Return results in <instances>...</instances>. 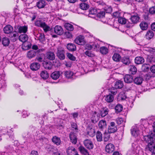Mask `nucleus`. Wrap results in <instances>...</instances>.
Segmentation results:
<instances>
[{
	"instance_id": "62",
	"label": "nucleus",
	"mask_w": 155,
	"mask_h": 155,
	"mask_svg": "<svg viewBox=\"0 0 155 155\" xmlns=\"http://www.w3.org/2000/svg\"><path fill=\"white\" fill-rule=\"evenodd\" d=\"M30 48V46L29 45H26L25 44H24L22 45V48L23 49L26 50Z\"/></svg>"
},
{
	"instance_id": "25",
	"label": "nucleus",
	"mask_w": 155,
	"mask_h": 155,
	"mask_svg": "<svg viewBox=\"0 0 155 155\" xmlns=\"http://www.w3.org/2000/svg\"><path fill=\"white\" fill-rule=\"evenodd\" d=\"M143 80V78L139 76L135 78L133 80V81L134 83L137 85H139L142 84Z\"/></svg>"
},
{
	"instance_id": "39",
	"label": "nucleus",
	"mask_w": 155,
	"mask_h": 155,
	"mask_svg": "<svg viewBox=\"0 0 155 155\" xmlns=\"http://www.w3.org/2000/svg\"><path fill=\"white\" fill-rule=\"evenodd\" d=\"M64 27L68 31H72L74 30L73 25L69 23H65L64 25Z\"/></svg>"
},
{
	"instance_id": "12",
	"label": "nucleus",
	"mask_w": 155,
	"mask_h": 155,
	"mask_svg": "<svg viewBox=\"0 0 155 155\" xmlns=\"http://www.w3.org/2000/svg\"><path fill=\"white\" fill-rule=\"evenodd\" d=\"M54 32L58 35H61L63 33V30L61 26L59 25L56 26L54 28Z\"/></svg>"
},
{
	"instance_id": "19",
	"label": "nucleus",
	"mask_w": 155,
	"mask_h": 155,
	"mask_svg": "<svg viewBox=\"0 0 155 155\" xmlns=\"http://www.w3.org/2000/svg\"><path fill=\"white\" fill-rule=\"evenodd\" d=\"M78 150L83 155H90L88 150L83 146L79 147Z\"/></svg>"
},
{
	"instance_id": "4",
	"label": "nucleus",
	"mask_w": 155,
	"mask_h": 155,
	"mask_svg": "<svg viewBox=\"0 0 155 155\" xmlns=\"http://www.w3.org/2000/svg\"><path fill=\"white\" fill-rule=\"evenodd\" d=\"M65 51L63 48L59 47L58 48L57 55L60 60H63L65 58Z\"/></svg>"
},
{
	"instance_id": "15",
	"label": "nucleus",
	"mask_w": 155,
	"mask_h": 155,
	"mask_svg": "<svg viewBox=\"0 0 155 155\" xmlns=\"http://www.w3.org/2000/svg\"><path fill=\"white\" fill-rule=\"evenodd\" d=\"M67 153L68 155H74L78 153L75 148L73 147H69L67 149Z\"/></svg>"
},
{
	"instance_id": "42",
	"label": "nucleus",
	"mask_w": 155,
	"mask_h": 155,
	"mask_svg": "<svg viewBox=\"0 0 155 155\" xmlns=\"http://www.w3.org/2000/svg\"><path fill=\"white\" fill-rule=\"evenodd\" d=\"M108 109L107 107H104L101 112V115L102 117H104L108 113Z\"/></svg>"
},
{
	"instance_id": "9",
	"label": "nucleus",
	"mask_w": 155,
	"mask_h": 155,
	"mask_svg": "<svg viewBox=\"0 0 155 155\" xmlns=\"http://www.w3.org/2000/svg\"><path fill=\"white\" fill-rule=\"evenodd\" d=\"M114 146L112 143H109L106 145L105 150L107 153H112L114 151Z\"/></svg>"
},
{
	"instance_id": "52",
	"label": "nucleus",
	"mask_w": 155,
	"mask_h": 155,
	"mask_svg": "<svg viewBox=\"0 0 155 155\" xmlns=\"http://www.w3.org/2000/svg\"><path fill=\"white\" fill-rule=\"evenodd\" d=\"M71 142L72 143L76 144L77 142V138L76 136H69Z\"/></svg>"
},
{
	"instance_id": "6",
	"label": "nucleus",
	"mask_w": 155,
	"mask_h": 155,
	"mask_svg": "<svg viewBox=\"0 0 155 155\" xmlns=\"http://www.w3.org/2000/svg\"><path fill=\"white\" fill-rule=\"evenodd\" d=\"M83 143L84 146L88 149L90 150L93 149L94 144L91 140L86 139L84 140Z\"/></svg>"
},
{
	"instance_id": "60",
	"label": "nucleus",
	"mask_w": 155,
	"mask_h": 155,
	"mask_svg": "<svg viewBox=\"0 0 155 155\" xmlns=\"http://www.w3.org/2000/svg\"><path fill=\"white\" fill-rule=\"evenodd\" d=\"M92 46L94 50H97L99 48L100 45L97 43H94L92 44Z\"/></svg>"
},
{
	"instance_id": "63",
	"label": "nucleus",
	"mask_w": 155,
	"mask_h": 155,
	"mask_svg": "<svg viewBox=\"0 0 155 155\" xmlns=\"http://www.w3.org/2000/svg\"><path fill=\"white\" fill-rule=\"evenodd\" d=\"M66 37L67 38H71L72 37L71 34L69 32H66L65 34Z\"/></svg>"
},
{
	"instance_id": "17",
	"label": "nucleus",
	"mask_w": 155,
	"mask_h": 155,
	"mask_svg": "<svg viewBox=\"0 0 155 155\" xmlns=\"http://www.w3.org/2000/svg\"><path fill=\"white\" fill-rule=\"evenodd\" d=\"M145 60L143 57L141 56H137L135 58L134 62L137 64H142L144 63Z\"/></svg>"
},
{
	"instance_id": "29",
	"label": "nucleus",
	"mask_w": 155,
	"mask_h": 155,
	"mask_svg": "<svg viewBox=\"0 0 155 155\" xmlns=\"http://www.w3.org/2000/svg\"><path fill=\"white\" fill-rule=\"evenodd\" d=\"M2 45L5 47L8 46L10 42L9 38L6 37L2 38Z\"/></svg>"
},
{
	"instance_id": "23",
	"label": "nucleus",
	"mask_w": 155,
	"mask_h": 155,
	"mask_svg": "<svg viewBox=\"0 0 155 155\" xmlns=\"http://www.w3.org/2000/svg\"><path fill=\"white\" fill-rule=\"evenodd\" d=\"M127 98L126 96L125 93L122 92L118 95L117 99L119 101H124Z\"/></svg>"
},
{
	"instance_id": "40",
	"label": "nucleus",
	"mask_w": 155,
	"mask_h": 155,
	"mask_svg": "<svg viewBox=\"0 0 155 155\" xmlns=\"http://www.w3.org/2000/svg\"><path fill=\"white\" fill-rule=\"evenodd\" d=\"M100 52L103 54H106L108 53V50L107 48L104 46H102L100 48Z\"/></svg>"
},
{
	"instance_id": "28",
	"label": "nucleus",
	"mask_w": 155,
	"mask_h": 155,
	"mask_svg": "<svg viewBox=\"0 0 155 155\" xmlns=\"http://www.w3.org/2000/svg\"><path fill=\"white\" fill-rule=\"evenodd\" d=\"M46 5V3L45 0H41L37 3V6L39 8H44Z\"/></svg>"
},
{
	"instance_id": "2",
	"label": "nucleus",
	"mask_w": 155,
	"mask_h": 155,
	"mask_svg": "<svg viewBox=\"0 0 155 155\" xmlns=\"http://www.w3.org/2000/svg\"><path fill=\"white\" fill-rule=\"evenodd\" d=\"M35 24V26L42 28L45 32L49 31L50 30V27L41 20H36Z\"/></svg>"
},
{
	"instance_id": "41",
	"label": "nucleus",
	"mask_w": 155,
	"mask_h": 155,
	"mask_svg": "<svg viewBox=\"0 0 155 155\" xmlns=\"http://www.w3.org/2000/svg\"><path fill=\"white\" fill-rule=\"evenodd\" d=\"M149 65L147 64H144L142 65L141 70L143 71L147 72L149 71Z\"/></svg>"
},
{
	"instance_id": "20",
	"label": "nucleus",
	"mask_w": 155,
	"mask_h": 155,
	"mask_svg": "<svg viewBox=\"0 0 155 155\" xmlns=\"http://www.w3.org/2000/svg\"><path fill=\"white\" fill-rule=\"evenodd\" d=\"M46 57L48 60H53L55 58V55L53 52H48L46 53Z\"/></svg>"
},
{
	"instance_id": "43",
	"label": "nucleus",
	"mask_w": 155,
	"mask_h": 155,
	"mask_svg": "<svg viewBox=\"0 0 155 155\" xmlns=\"http://www.w3.org/2000/svg\"><path fill=\"white\" fill-rule=\"evenodd\" d=\"M122 62L125 65H129L130 62L129 58L128 57H124L122 59Z\"/></svg>"
},
{
	"instance_id": "61",
	"label": "nucleus",
	"mask_w": 155,
	"mask_h": 155,
	"mask_svg": "<svg viewBox=\"0 0 155 155\" xmlns=\"http://www.w3.org/2000/svg\"><path fill=\"white\" fill-rule=\"evenodd\" d=\"M113 15L115 18H119L120 16V13L117 11L114 12L113 14Z\"/></svg>"
},
{
	"instance_id": "57",
	"label": "nucleus",
	"mask_w": 155,
	"mask_h": 155,
	"mask_svg": "<svg viewBox=\"0 0 155 155\" xmlns=\"http://www.w3.org/2000/svg\"><path fill=\"white\" fill-rule=\"evenodd\" d=\"M110 92L113 95H115L117 92V88H115V87H112L110 90Z\"/></svg>"
},
{
	"instance_id": "26",
	"label": "nucleus",
	"mask_w": 155,
	"mask_h": 155,
	"mask_svg": "<svg viewBox=\"0 0 155 155\" xmlns=\"http://www.w3.org/2000/svg\"><path fill=\"white\" fill-rule=\"evenodd\" d=\"M95 133V131L94 129L91 127H88L86 129V134L91 136L93 135Z\"/></svg>"
},
{
	"instance_id": "46",
	"label": "nucleus",
	"mask_w": 155,
	"mask_h": 155,
	"mask_svg": "<svg viewBox=\"0 0 155 155\" xmlns=\"http://www.w3.org/2000/svg\"><path fill=\"white\" fill-rule=\"evenodd\" d=\"M130 71L132 74H135L137 71V68L134 65H131L130 67Z\"/></svg>"
},
{
	"instance_id": "45",
	"label": "nucleus",
	"mask_w": 155,
	"mask_h": 155,
	"mask_svg": "<svg viewBox=\"0 0 155 155\" xmlns=\"http://www.w3.org/2000/svg\"><path fill=\"white\" fill-rule=\"evenodd\" d=\"M27 54L28 57L29 58H31L35 56L36 52L33 50L30 51L28 52Z\"/></svg>"
},
{
	"instance_id": "59",
	"label": "nucleus",
	"mask_w": 155,
	"mask_h": 155,
	"mask_svg": "<svg viewBox=\"0 0 155 155\" xmlns=\"http://www.w3.org/2000/svg\"><path fill=\"white\" fill-rule=\"evenodd\" d=\"M123 121V119L122 118L119 117L116 119L117 123L119 125L121 124Z\"/></svg>"
},
{
	"instance_id": "18",
	"label": "nucleus",
	"mask_w": 155,
	"mask_h": 155,
	"mask_svg": "<svg viewBox=\"0 0 155 155\" xmlns=\"http://www.w3.org/2000/svg\"><path fill=\"white\" fill-rule=\"evenodd\" d=\"M61 73L58 71H56L53 72L51 75V77L54 80H57L60 76Z\"/></svg>"
},
{
	"instance_id": "11",
	"label": "nucleus",
	"mask_w": 155,
	"mask_h": 155,
	"mask_svg": "<svg viewBox=\"0 0 155 155\" xmlns=\"http://www.w3.org/2000/svg\"><path fill=\"white\" fill-rule=\"evenodd\" d=\"M18 34V32L16 31H12L9 34V37L13 41H15L17 40Z\"/></svg>"
},
{
	"instance_id": "16",
	"label": "nucleus",
	"mask_w": 155,
	"mask_h": 155,
	"mask_svg": "<svg viewBox=\"0 0 155 155\" xmlns=\"http://www.w3.org/2000/svg\"><path fill=\"white\" fill-rule=\"evenodd\" d=\"M30 68L33 71H36L40 68V65L39 63L34 62L31 64L30 66Z\"/></svg>"
},
{
	"instance_id": "35",
	"label": "nucleus",
	"mask_w": 155,
	"mask_h": 155,
	"mask_svg": "<svg viewBox=\"0 0 155 155\" xmlns=\"http://www.w3.org/2000/svg\"><path fill=\"white\" fill-rule=\"evenodd\" d=\"M114 99L113 96L110 94L107 95L105 97V100L108 103L112 102L113 101Z\"/></svg>"
},
{
	"instance_id": "34",
	"label": "nucleus",
	"mask_w": 155,
	"mask_h": 155,
	"mask_svg": "<svg viewBox=\"0 0 155 155\" xmlns=\"http://www.w3.org/2000/svg\"><path fill=\"white\" fill-rule=\"evenodd\" d=\"M123 86V82L121 81H116L114 85L115 88L117 89L121 88Z\"/></svg>"
},
{
	"instance_id": "3",
	"label": "nucleus",
	"mask_w": 155,
	"mask_h": 155,
	"mask_svg": "<svg viewBox=\"0 0 155 155\" xmlns=\"http://www.w3.org/2000/svg\"><path fill=\"white\" fill-rule=\"evenodd\" d=\"M131 133L133 136H143L144 133L139 131L136 126H133L130 129Z\"/></svg>"
},
{
	"instance_id": "47",
	"label": "nucleus",
	"mask_w": 155,
	"mask_h": 155,
	"mask_svg": "<svg viewBox=\"0 0 155 155\" xmlns=\"http://www.w3.org/2000/svg\"><path fill=\"white\" fill-rule=\"evenodd\" d=\"M94 114L91 118V120L93 123H95L98 120V117L96 115V112H94Z\"/></svg>"
},
{
	"instance_id": "54",
	"label": "nucleus",
	"mask_w": 155,
	"mask_h": 155,
	"mask_svg": "<svg viewBox=\"0 0 155 155\" xmlns=\"http://www.w3.org/2000/svg\"><path fill=\"white\" fill-rule=\"evenodd\" d=\"M66 54L67 56L69 59L73 61L75 60L76 58L72 54L69 53H67Z\"/></svg>"
},
{
	"instance_id": "64",
	"label": "nucleus",
	"mask_w": 155,
	"mask_h": 155,
	"mask_svg": "<svg viewBox=\"0 0 155 155\" xmlns=\"http://www.w3.org/2000/svg\"><path fill=\"white\" fill-rule=\"evenodd\" d=\"M150 70L151 72L155 74V65L152 66L150 68Z\"/></svg>"
},
{
	"instance_id": "50",
	"label": "nucleus",
	"mask_w": 155,
	"mask_h": 155,
	"mask_svg": "<svg viewBox=\"0 0 155 155\" xmlns=\"http://www.w3.org/2000/svg\"><path fill=\"white\" fill-rule=\"evenodd\" d=\"M98 12V10L96 8H93L91 9L89 11V15L90 17L91 15H96Z\"/></svg>"
},
{
	"instance_id": "14",
	"label": "nucleus",
	"mask_w": 155,
	"mask_h": 155,
	"mask_svg": "<svg viewBox=\"0 0 155 155\" xmlns=\"http://www.w3.org/2000/svg\"><path fill=\"white\" fill-rule=\"evenodd\" d=\"M43 66L44 68L48 70L51 69L53 67V64L50 61H45L43 63Z\"/></svg>"
},
{
	"instance_id": "30",
	"label": "nucleus",
	"mask_w": 155,
	"mask_h": 155,
	"mask_svg": "<svg viewBox=\"0 0 155 155\" xmlns=\"http://www.w3.org/2000/svg\"><path fill=\"white\" fill-rule=\"evenodd\" d=\"M71 128L72 129V131H74V135L73 136H75V134H76V133L78 132V129L77 127V124L74 123H73L71 124Z\"/></svg>"
},
{
	"instance_id": "58",
	"label": "nucleus",
	"mask_w": 155,
	"mask_h": 155,
	"mask_svg": "<svg viewBox=\"0 0 155 155\" xmlns=\"http://www.w3.org/2000/svg\"><path fill=\"white\" fill-rule=\"evenodd\" d=\"M149 11L150 13L152 14H155V6L150 8Z\"/></svg>"
},
{
	"instance_id": "1",
	"label": "nucleus",
	"mask_w": 155,
	"mask_h": 155,
	"mask_svg": "<svg viewBox=\"0 0 155 155\" xmlns=\"http://www.w3.org/2000/svg\"><path fill=\"white\" fill-rule=\"evenodd\" d=\"M153 136H143V139L148 143V147L149 150L153 154H155V145L154 143V138Z\"/></svg>"
},
{
	"instance_id": "51",
	"label": "nucleus",
	"mask_w": 155,
	"mask_h": 155,
	"mask_svg": "<svg viewBox=\"0 0 155 155\" xmlns=\"http://www.w3.org/2000/svg\"><path fill=\"white\" fill-rule=\"evenodd\" d=\"M117 130V128L116 127H109L107 130V133H114Z\"/></svg>"
},
{
	"instance_id": "27",
	"label": "nucleus",
	"mask_w": 155,
	"mask_h": 155,
	"mask_svg": "<svg viewBox=\"0 0 155 155\" xmlns=\"http://www.w3.org/2000/svg\"><path fill=\"white\" fill-rule=\"evenodd\" d=\"M154 35V33L152 31H148L145 35V37L147 39L150 40L153 37Z\"/></svg>"
},
{
	"instance_id": "49",
	"label": "nucleus",
	"mask_w": 155,
	"mask_h": 155,
	"mask_svg": "<svg viewBox=\"0 0 155 155\" xmlns=\"http://www.w3.org/2000/svg\"><path fill=\"white\" fill-rule=\"evenodd\" d=\"M80 8L83 10H86L89 7V5L85 3H81L80 5Z\"/></svg>"
},
{
	"instance_id": "56",
	"label": "nucleus",
	"mask_w": 155,
	"mask_h": 155,
	"mask_svg": "<svg viewBox=\"0 0 155 155\" xmlns=\"http://www.w3.org/2000/svg\"><path fill=\"white\" fill-rule=\"evenodd\" d=\"M118 22L120 24H124L126 23V21L125 18L120 17L118 19Z\"/></svg>"
},
{
	"instance_id": "48",
	"label": "nucleus",
	"mask_w": 155,
	"mask_h": 155,
	"mask_svg": "<svg viewBox=\"0 0 155 155\" xmlns=\"http://www.w3.org/2000/svg\"><path fill=\"white\" fill-rule=\"evenodd\" d=\"M115 109L117 113H119L122 110L123 106L120 104H118L115 107Z\"/></svg>"
},
{
	"instance_id": "22",
	"label": "nucleus",
	"mask_w": 155,
	"mask_h": 155,
	"mask_svg": "<svg viewBox=\"0 0 155 155\" xmlns=\"http://www.w3.org/2000/svg\"><path fill=\"white\" fill-rule=\"evenodd\" d=\"M67 49L69 51H74L76 50V47L75 45L72 43H68L66 46Z\"/></svg>"
},
{
	"instance_id": "55",
	"label": "nucleus",
	"mask_w": 155,
	"mask_h": 155,
	"mask_svg": "<svg viewBox=\"0 0 155 155\" xmlns=\"http://www.w3.org/2000/svg\"><path fill=\"white\" fill-rule=\"evenodd\" d=\"M38 39L41 42H43L45 41V36L44 34L40 33L38 37Z\"/></svg>"
},
{
	"instance_id": "31",
	"label": "nucleus",
	"mask_w": 155,
	"mask_h": 155,
	"mask_svg": "<svg viewBox=\"0 0 155 155\" xmlns=\"http://www.w3.org/2000/svg\"><path fill=\"white\" fill-rule=\"evenodd\" d=\"M41 77L44 79H46L49 77V74L46 71H42L40 74Z\"/></svg>"
},
{
	"instance_id": "8",
	"label": "nucleus",
	"mask_w": 155,
	"mask_h": 155,
	"mask_svg": "<svg viewBox=\"0 0 155 155\" xmlns=\"http://www.w3.org/2000/svg\"><path fill=\"white\" fill-rule=\"evenodd\" d=\"M17 31L19 33H25L28 31V27L27 26H21L18 25L17 26Z\"/></svg>"
},
{
	"instance_id": "36",
	"label": "nucleus",
	"mask_w": 155,
	"mask_h": 155,
	"mask_svg": "<svg viewBox=\"0 0 155 155\" xmlns=\"http://www.w3.org/2000/svg\"><path fill=\"white\" fill-rule=\"evenodd\" d=\"M106 125V122L103 120L100 121L99 123L98 126L100 129H103L105 127Z\"/></svg>"
},
{
	"instance_id": "37",
	"label": "nucleus",
	"mask_w": 155,
	"mask_h": 155,
	"mask_svg": "<svg viewBox=\"0 0 155 155\" xmlns=\"http://www.w3.org/2000/svg\"><path fill=\"white\" fill-rule=\"evenodd\" d=\"M64 75L65 77L68 78H70L72 77L73 78V77L74 76L73 73L70 71H65Z\"/></svg>"
},
{
	"instance_id": "13",
	"label": "nucleus",
	"mask_w": 155,
	"mask_h": 155,
	"mask_svg": "<svg viewBox=\"0 0 155 155\" xmlns=\"http://www.w3.org/2000/svg\"><path fill=\"white\" fill-rule=\"evenodd\" d=\"M124 82L127 83H130L133 81V76L130 74H126L124 78Z\"/></svg>"
},
{
	"instance_id": "5",
	"label": "nucleus",
	"mask_w": 155,
	"mask_h": 155,
	"mask_svg": "<svg viewBox=\"0 0 155 155\" xmlns=\"http://www.w3.org/2000/svg\"><path fill=\"white\" fill-rule=\"evenodd\" d=\"M140 17L137 13H134L131 15L130 20L132 23L136 24L139 21Z\"/></svg>"
},
{
	"instance_id": "33",
	"label": "nucleus",
	"mask_w": 155,
	"mask_h": 155,
	"mask_svg": "<svg viewBox=\"0 0 155 155\" xmlns=\"http://www.w3.org/2000/svg\"><path fill=\"white\" fill-rule=\"evenodd\" d=\"M155 77V74L151 71L149 72L144 75V78L146 80H149L151 78Z\"/></svg>"
},
{
	"instance_id": "44",
	"label": "nucleus",
	"mask_w": 155,
	"mask_h": 155,
	"mask_svg": "<svg viewBox=\"0 0 155 155\" xmlns=\"http://www.w3.org/2000/svg\"><path fill=\"white\" fill-rule=\"evenodd\" d=\"M105 12L104 11H101L99 9H98V12L96 15L97 17L100 18H103L104 17Z\"/></svg>"
},
{
	"instance_id": "10",
	"label": "nucleus",
	"mask_w": 155,
	"mask_h": 155,
	"mask_svg": "<svg viewBox=\"0 0 155 155\" xmlns=\"http://www.w3.org/2000/svg\"><path fill=\"white\" fill-rule=\"evenodd\" d=\"M13 30V27L9 25H6L3 29V32L5 34H10Z\"/></svg>"
},
{
	"instance_id": "32",
	"label": "nucleus",
	"mask_w": 155,
	"mask_h": 155,
	"mask_svg": "<svg viewBox=\"0 0 155 155\" xmlns=\"http://www.w3.org/2000/svg\"><path fill=\"white\" fill-rule=\"evenodd\" d=\"M52 142L57 145H58L61 143L60 138L57 136H53L52 139Z\"/></svg>"
},
{
	"instance_id": "53",
	"label": "nucleus",
	"mask_w": 155,
	"mask_h": 155,
	"mask_svg": "<svg viewBox=\"0 0 155 155\" xmlns=\"http://www.w3.org/2000/svg\"><path fill=\"white\" fill-rule=\"evenodd\" d=\"M85 54L89 57H93L95 56V54L91 51H87L85 52Z\"/></svg>"
},
{
	"instance_id": "38",
	"label": "nucleus",
	"mask_w": 155,
	"mask_h": 155,
	"mask_svg": "<svg viewBox=\"0 0 155 155\" xmlns=\"http://www.w3.org/2000/svg\"><path fill=\"white\" fill-rule=\"evenodd\" d=\"M140 26L141 30H147V28L148 25L147 22L142 21L140 23Z\"/></svg>"
},
{
	"instance_id": "24",
	"label": "nucleus",
	"mask_w": 155,
	"mask_h": 155,
	"mask_svg": "<svg viewBox=\"0 0 155 155\" xmlns=\"http://www.w3.org/2000/svg\"><path fill=\"white\" fill-rule=\"evenodd\" d=\"M112 58L113 60L114 61L118 62L121 60V56L119 54L117 53H114L112 56Z\"/></svg>"
},
{
	"instance_id": "21",
	"label": "nucleus",
	"mask_w": 155,
	"mask_h": 155,
	"mask_svg": "<svg viewBox=\"0 0 155 155\" xmlns=\"http://www.w3.org/2000/svg\"><path fill=\"white\" fill-rule=\"evenodd\" d=\"M28 39V37L26 34H21L19 37V39L20 41L24 43L27 41Z\"/></svg>"
},
{
	"instance_id": "7",
	"label": "nucleus",
	"mask_w": 155,
	"mask_h": 155,
	"mask_svg": "<svg viewBox=\"0 0 155 155\" xmlns=\"http://www.w3.org/2000/svg\"><path fill=\"white\" fill-rule=\"evenodd\" d=\"M74 41L76 44L79 45H83L85 43L84 37L82 35H80L76 38L74 40Z\"/></svg>"
}]
</instances>
